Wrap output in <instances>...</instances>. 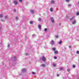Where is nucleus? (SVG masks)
I'll list each match as a JSON object with an SVG mask.
<instances>
[{"instance_id": "nucleus-24", "label": "nucleus", "mask_w": 79, "mask_h": 79, "mask_svg": "<svg viewBox=\"0 0 79 79\" xmlns=\"http://www.w3.org/2000/svg\"><path fill=\"white\" fill-rule=\"evenodd\" d=\"M73 18H74V17H73L71 19H70V20H72Z\"/></svg>"}, {"instance_id": "nucleus-33", "label": "nucleus", "mask_w": 79, "mask_h": 79, "mask_svg": "<svg viewBox=\"0 0 79 79\" xmlns=\"http://www.w3.org/2000/svg\"><path fill=\"white\" fill-rule=\"evenodd\" d=\"M67 71H68V72H69V69H67Z\"/></svg>"}, {"instance_id": "nucleus-27", "label": "nucleus", "mask_w": 79, "mask_h": 79, "mask_svg": "<svg viewBox=\"0 0 79 79\" xmlns=\"http://www.w3.org/2000/svg\"><path fill=\"white\" fill-rule=\"evenodd\" d=\"M67 2H69V0H66Z\"/></svg>"}, {"instance_id": "nucleus-18", "label": "nucleus", "mask_w": 79, "mask_h": 79, "mask_svg": "<svg viewBox=\"0 0 79 79\" xmlns=\"http://www.w3.org/2000/svg\"><path fill=\"white\" fill-rule=\"evenodd\" d=\"M31 13H34V11L33 10H31Z\"/></svg>"}, {"instance_id": "nucleus-1", "label": "nucleus", "mask_w": 79, "mask_h": 79, "mask_svg": "<svg viewBox=\"0 0 79 79\" xmlns=\"http://www.w3.org/2000/svg\"><path fill=\"white\" fill-rule=\"evenodd\" d=\"M42 60L43 61H46V59L45 58V57L44 56H43L42 57Z\"/></svg>"}, {"instance_id": "nucleus-41", "label": "nucleus", "mask_w": 79, "mask_h": 79, "mask_svg": "<svg viewBox=\"0 0 79 79\" xmlns=\"http://www.w3.org/2000/svg\"><path fill=\"white\" fill-rule=\"evenodd\" d=\"M33 35H34V34H33Z\"/></svg>"}, {"instance_id": "nucleus-12", "label": "nucleus", "mask_w": 79, "mask_h": 79, "mask_svg": "<svg viewBox=\"0 0 79 79\" xmlns=\"http://www.w3.org/2000/svg\"><path fill=\"white\" fill-rule=\"evenodd\" d=\"M52 49L53 50H54V51H55V50H56V49H55V48H52Z\"/></svg>"}, {"instance_id": "nucleus-15", "label": "nucleus", "mask_w": 79, "mask_h": 79, "mask_svg": "<svg viewBox=\"0 0 79 79\" xmlns=\"http://www.w3.org/2000/svg\"><path fill=\"white\" fill-rule=\"evenodd\" d=\"M42 66H43V67H45V65L43 64H42Z\"/></svg>"}, {"instance_id": "nucleus-30", "label": "nucleus", "mask_w": 79, "mask_h": 79, "mask_svg": "<svg viewBox=\"0 0 79 79\" xmlns=\"http://www.w3.org/2000/svg\"><path fill=\"white\" fill-rule=\"evenodd\" d=\"M68 6H71V5L70 4H69L68 5Z\"/></svg>"}, {"instance_id": "nucleus-5", "label": "nucleus", "mask_w": 79, "mask_h": 79, "mask_svg": "<svg viewBox=\"0 0 79 79\" xmlns=\"http://www.w3.org/2000/svg\"><path fill=\"white\" fill-rule=\"evenodd\" d=\"M58 53V52L57 51H55L54 53H55V54H57Z\"/></svg>"}, {"instance_id": "nucleus-35", "label": "nucleus", "mask_w": 79, "mask_h": 79, "mask_svg": "<svg viewBox=\"0 0 79 79\" xmlns=\"http://www.w3.org/2000/svg\"><path fill=\"white\" fill-rule=\"evenodd\" d=\"M15 19H18V17H15Z\"/></svg>"}, {"instance_id": "nucleus-9", "label": "nucleus", "mask_w": 79, "mask_h": 79, "mask_svg": "<svg viewBox=\"0 0 79 79\" xmlns=\"http://www.w3.org/2000/svg\"><path fill=\"white\" fill-rule=\"evenodd\" d=\"M30 23L31 24H33V22L32 21H30Z\"/></svg>"}, {"instance_id": "nucleus-8", "label": "nucleus", "mask_w": 79, "mask_h": 79, "mask_svg": "<svg viewBox=\"0 0 79 79\" xmlns=\"http://www.w3.org/2000/svg\"><path fill=\"white\" fill-rule=\"evenodd\" d=\"M76 15L77 16H78V15H79V12H77L76 13Z\"/></svg>"}, {"instance_id": "nucleus-22", "label": "nucleus", "mask_w": 79, "mask_h": 79, "mask_svg": "<svg viewBox=\"0 0 79 79\" xmlns=\"http://www.w3.org/2000/svg\"><path fill=\"white\" fill-rule=\"evenodd\" d=\"M47 28H45L44 29V31H47Z\"/></svg>"}, {"instance_id": "nucleus-19", "label": "nucleus", "mask_w": 79, "mask_h": 79, "mask_svg": "<svg viewBox=\"0 0 79 79\" xmlns=\"http://www.w3.org/2000/svg\"><path fill=\"white\" fill-rule=\"evenodd\" d=\"M54 58V59H56L57 58V57L56 56H55Z\"/></svg>"}, {"instance_id": "nucleus-14", "label": "nucleus", "mask_w": 79, "mask_h": 79, "mask_svg": "<svg viewBox=\"0 0 79 79\" xmlns=\"http://www.w3.org/2000/svg\"><path fill=\"white\" fill-rule=\"evenodd\" d=\"M39 28L40 29H41V26L40 25L39 26Z\"/></svg>"}, {"instance_id": "nucleus-16", "label": "nucleus", "mask_w": 79, "mask_h": 79, "mask_svg": "<svg viewBox=\"0 0 79 79\" xmlns=\"http://www.w3.org/2000/svg\"><path fill=\"white\" fill-rule=\"evenodd\" d=\"M50 11H53V8H51L50 9Z\"/></svg>"}, {"instance_id": "nucleus-3", "label": "nucleus", "mask_w": 79, "mask_h": 79, "mask_svg": "<svg viewBox=\"0 0 79 79\" xmlns=\"http://www.w3.org/2000/svg\"><path fill=\"white\" fill-rule=\"evenodd\" d=\"M14 3L15 5H17V4H18V2L16 1H14Z\"/></svg>"}, {"instance_id": "nucleus-37", "label": "nucleus", "mask_w": 79, "mask_h": 79, "mask_svg": "<svg viewBox=\"0 0 79 79\" xmlns=\"http://www.w3.org/2000/svg\"><path fill=\"white\" fill-rule=\"evenodd\" d=\"M69 48H71V46H69Z\"/></svg>"}, {"instance_id": "nucleus-13", "label": "nucleus", "mask_w": 79, "mask_h": 79, "mask_svg": "<svg viewBox=\"0 0 79 79\" xmlns=\"http://www.w3.org/2000/svg\"><path fill=\"white\" fill-rule=\"evenodd\" d=\"M62 42V41H60V42H59V44H61Z\"/></svg>"}, {"instance_id": "nucleus-2", "label": "nucleus", "mask_w": 79, "mask_h": 79, "mask_svg": "<svg viewBox=\"0 0 79 79\" xmlns=\"http://www.w3.org/2000/svg\"><path fill=\"white\" fill-rule=\"evenodd\" d=\"M51 19L52 22V23H53L54 22V20L53 19V18L52 17H51Z\"/></svg>"}, {"instance_id": "nucleus-34", "label": "nucleus", "mask_w": 79, "mask_h": 79, "mask_svg": "<svg viewBox=\"0 0 79 79\" xmlns=\"http://www.w3.org/2000/svg\"><path fill=\"white\" fill-rule=\"evenodd\" d=\"M69 16H66V18H68Z\"/></svg>"}, {"instance_id": "nucleus-26", "label": "nucleus", "mask_w": 79, "mask_h": 79, "mask_svg": "<svg viewBox=\"0 0 79 79\" xmlns=\"http://www.w3.org/2000/svg\"><path fill=\"white\" fill-rule=\"evenodd\" d=\"M75 67H76V66H75V65H73V67L74 68H75Z\"/></svg>"}, {"instance_id": "nucleus-6", "label": "nucleus", "mask_w": 79, "mask_h": 79, "mask_svg": "<svg viewBox=\"0 0 79 79\" xmlns=\"http://www.w3.org/2000/svg\"><path fill=\"white\" fill-rule=\"evenodd\" d=\"M76 23V20H74L73 22H72V24H74Z\"/></svg>"}, {"instance_id": "nucleus-20", "label": "nucleus", "mask_w": 79, "mask_h": 79, "mask_svg": "<svg viewBox=\"0 0 79 79\" xmlns=\"http://www.w3.org/2000/svg\"><path fill=\"white\" fill-rule=\"evenodd\" d=\"M77 54H79V51H77Z\"/></svg>"}, {"instance_id": "nucleus-4", "label": "nucleus", "mask_w": 79, "mask_h": 79, "mask_svg": "<svg viewBox=\"0 0 79 79\" xmlns=\"http://www.w3.org/2000/svg\"><path fill=\"white\" fill-rule=\"evenodd\" d=\"M22 71L23 73H24V72H26V69H23L22 70Z\"/></svg>"}, {"instance_id": "nucleus-21", "label": "nucleus", "mask_w": 79, "mask_h": 79, "mask_svg": "<svg viewBox=\"0 0 79 79\" xmlns=\"http://www.w3.org/2000/svg\"><path fill=\"white\" fill-rule=\"evenodd\" d=\"M3 15H0V18H2Z\"/></svg>"}, {"instance_id": "nucleus-23", "label": "nucleus", "mask_w": 79, "mask_h": 79, "mask_svg": "<svg viewBox=\"0 0 79 79\" xmlns=\"http://www.w3.org/2000/svg\"><path fill=\"white\" fill-rule=\"evenodd\" d=\"M13 58L14 60H16V58L15 57H13Z\"/></svg>"}, {"instance_id": "nucleus-36", "label": "nucleus", "mask_w": 79, "mask_h": 79, "mask_svg": "<svg viewBox=\"0 0 79 79\" xmlns=\"http://www.w3.org/2000/svg\"><path fill=\"white\" fill-rule=\"evenodd\" d=\"M59 74H57V76L58 77H59Z\"/></svg>"}, {"instance_id": "nucleus-10", "label": "nucleus", "mask_w": 79, "mask_h": 79, "mask_svg": "<svg viewBox=\"0 0 79 79\" xmlns=\"http://www.w3.org/2000/svg\"><path fill=\"white\" fill-rule=\"evenodd\" d=\"M41 18H39L38 19V21H41Z\"/></svg>"}, {"instance_id": "nucleus-40", "label": "nucleus", "mask_w": 79, "mask_h": 79, "mask_svg": "<svg viewBox=\"0 0 79 79\" xmlns=\"http://www.w3.org/2000/svg\"><path fill=\"white\" fill-rule=\"evenodd\" d=\"M78 4H79V2H78Z\"/></svg>"}, {"instance_id": "nucleus-32", "label": "nucleus", "mask_w": 79, "mask_h": 79, "mask_svg": "<svg viewBox=\"0 0 79 79\" xmlns=\"http://www.w3.org/2000/svg\"><path fill=\"white\" fill-rule=\"evenodd\" d=\"M53 66H56V65L55 64H53Z\"/></svg>"}, {"instance_id": "nucleus-28", "label": "nucleus", "mask_w": 79, "mask_h": 79, "mask_svg": "<svg viewBox=\"0 0 79 79\" xmlns=\"http://www.w3.org/2000/svg\"><path fill=\"white\" fill-rule=\"evenodd\" d=\"M60 70H62L63 69V68H60Z\"/></svg>"}, {"instance_id": "nucleus-31", "label": "nucleus", "mask_w": 79, "mask_h": 79, "mask_svg": "<svg viewBox=\"0 0 79 79\" xmlns=\"http://www.w3.org/2000/svg\"><path fill=\"white\" fill-rule=\"evenodd\" d=\"M19 1L20 2H22V0H19Z\"/></svg>"}, {"instance_id": "nucleus-38", "label": "nucleus", "mask_w": 79, "mask_h": 79, "mask_svg": "<svg viewBox=\"0 0 79 79\" xmlns=\"http://www.w3.org/2000/svg\"><path fill=\"white\" fill-rule=\"evenodd\" d=\"M7 18V17H6V18H5L6 19Z\"/></svg>"}, {"instance_id": "nucleus-39", "label": "nucleus", "mask_w": 79, "mask_h": 79, "mask_svg": "<svg viewBox=\"0 0 79 79\" xmlns=\"http://www.w3.org/2000/svg\"><path fill=\"white\" fill-rule=\"evenodd\" d=\"M14 11H16V10H14Z\"/></svg>"}, {"instance_id": "nucleus-17", "label": "nucleus", "mask_w": 79, "mask_h": 79, "mask_svg": "<svg viewBox=\"0 0 79 79\" xmlns=\"http://www.w3.org/2000/svg\"><path fill=\"white\" fill-rule=\"evenodd\" d=\"M10 44H9L8 45L7 47H8V48H9V47H10Z\"/></svg>"}, {"instance_id": "nucleus-11", "label": "nucleus", "mask_w": 79, "mask_h": 79, "mask_svg": "<svg viewBox=\"0 0 79 79\" xmlns=\"http://www.w3.org/2000/svg\"><path fill=\"white\" fill-rule=\"evenodd\" d=\"M54 1H53V0H52L51 1V3H52V4H53L54 3Z\"/></svg>"}, {"instance_id": "nucleus-25", "label": "nucleus", "mask_w": 79, "mask_h": 79, "mask_svg": "<svg viewBox=\"0 0 79 79\" xmlns=\"http://www.w3.org/2000/svg\"><path fill=\"white\" fill-rule=\"evenodd\" d=\"M32 73L33 74H35V72H32Z\"/></svg>"}, {"instance_id": "nucleus-29", "label": "nucleus", "mask_w": 79, "mask_h": 79, "mask_svg": "<svg viewBox=\"0 0 79 79\" xmlns=\"http://www.w3.org/2000/svg\"><path fill=\"white\" fill-rule=\"evenodd\" d=\"M56 38H58V35L56 36Z\"/></svg>"}, {"instance_id": "nucleus-7", "label": "nucleus", "mask_w": 79, "mask_h": 79, "mask_svg": "<svg viewBox=\"0 0 79 79\" xmlns=\"http://www.w3.org/2000/svg\"><path fill=\"white\" fill-rule=\"evenodd\" d=\"M51 43V44H52V45H53V44H54V41H53V40L52 41Z\"/></svg>"}]
</instances>
